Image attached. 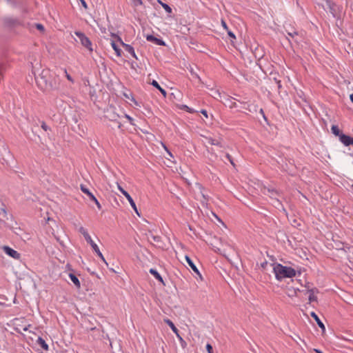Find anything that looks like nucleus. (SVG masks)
<instances>
[{
    "label": "nucleus",
    "instance_id": "nucleus-8",
    "mask_svg": "<svg viewBox=\"0 0 353 353\" xmlns=\"http://www.w3.org/2000/svg\"><path fill=\"white\" fill-rule=\"evenodd\" d=\"M340 141L345 146L353 145V137L342 134L339 137Z\"/></svg>",
    "mask_w": 353,
    "mask_h": 353
},
{
    "label": "nucleus",
    "instance_id": "nucleus-3",
    "mask_svg": "<svg viewBox=\"0 0 353 353\" xmlns=\"http://www.w3.org/2000/svg\"><path fill=\"white\" fill-rule=\"evenodd\" d=\"M78 231L84 236L85 241H87L88 243L90 245L94 252L103 261H104L107 264L103 254L101 252L98 245L92 239L87 230L84 228L83 226H80L78 228Z\"/></svg>",
    "mask_w": 353,
    "mask_h": 353
},
{
    "label": "nucleus",
    "instance_id": "nucleus-39",
    "mask_svg": "<svg viewBox=\"0 0 353 353\" xmlns=\"http://www.w3.org/2000/svg\"><path fill=\"white\" fill-rule=\"evenodd\" d=\"M37 29H39L40 30H43L44 29L43 25H41L40 23L37 24Z\"/></svg>",
    "mask_w": 353,
    "mask_h": 353
},
{
    "label": "nucleus",
    "instance_id": "nucleus-9",
    "mask_svg": "<svg viewBox=\"0 0 353 353\" xmlns=\"http://www.w3.org/2000/svg\"><path fill=\"white\" fill-rule=\"evenodd\" d=\"M146 39H147V41L153 42L158 46H165V43L164 42V41H163L161 39H158L152 34H148L146 36Z\"/></svg>",
    "mask_w": 353,
    "mask_h": 353
},
{
    "label": "nucleus",
    "instance_id": "nucleus-19",
    "mask_svg": "<svg viewBox=\"0 0 353 353\" xmlns=\"http://www.w3.org/2000/svg\"><path fill=\"white\" fill-rule=\"evenodd\" d=\"M69 277L71 279V281H72V283L75 285L76 287L80 288V285H81L80 281H79V279L74 274L70 273L69 274Z\"/></svg>",
    "mask_w": 353,
    "mask_h": 353
},
{
    "label": "nucleus",
    "instance_id": "nucleus-45",
    "mask_svg": "<svg viewBox=\"0 0 353 353\" xmlns=\"http://www.w3.org/2000/svg\"><path fill=\"white\" fill-rule=\"evenodd\" d=\"M315 352H317V353H323L321 350H315Z\"/></svg>",
    "mask_w": 353,
    "mask_h": 353
},
{
    "label": "nucleus",
    "instance_id": "nucleus-51",
    "mask_svg": "<svg viewBox=\"0 0 353 353\" xmlns=\"http://www.w3.org/2000/svg\"><path fill=\"white\" fill-rule=\"evenodd\" d=\"M8 2H11V0H6Z\"/></svg>",
    "mask_w": 353,
    "mask_h": 353
},
{
    "label": "nucleus",
    "instance_id": "nucleus-17",
    "mask_svg": "<svg viewBox=\"0 0 353 353\" xmlns=\"http://www.w3.org/2000/svg\"><path fill=\"white\" fill-rule=\"evenodd\" d=\"M298 291H299V289H296V288H289L287 289L286 294L289 297H293V296H295L296 295Z\"/></svg>",
    "mask_w": 353,
    "mask_h": 353
},
{
    "label": "nucleus",
    "instance_id": "nucleus-11",
    "mask_svg": "<svg viewBox=\"0 0 353 353\" xmlns=\"http://www.w3.org/2000/svg\"><path fill=\"white\" fill-rule=\"evenodd\" d=\"M185 261L186 262L188 263V264L190 265V267L192 268V270L195 272L197 274H199L200 275V272L198 270V268H196V266L195 265V264L193 263V261H192V259L188 256H185Z\"/></svg>",
    "mask_w": 353,
    "mask_h": 353
},
{
    "label": "nucleus",
    "instance_id": "nucleus-2",
    "mask_svg": "<svg viewBox=\"0 0 353 353\" xmlns=\"http://www.w3.org/2000/svg\"><path fill=\"white\" fill-rule=\"evenodd\" d=\"M273 272L275 278L278 281H281L285 278H292L296 276V270L288 266L283 265L280 263L273 264Z\"/></svg>",
    "mask_w": 353,
    "mask_h": 353
},
{
    "label": "nucleus",
    "instance_id": "nucleus-36",
    "mask_svg": "<svg viewBox=\"0 0 353 353\" xmlns=\"http://www.w3.org/2000/svg\"><path fill=\"white\" fill-rule=\"evenodd\" d=\"M221 24H222V26L223 27V28L225 30H228V26H227L226 23L223 20L221 21Z\"/></svg>",
    "mask_w": 353,
    "mask_h": 353
},
{
    "label": "nucleus",
    "instance_id": "nucleus-22",
    "mask_svg": "<svg viewBox=\"0 0 353 353\" xmlns=\"http://www.w3.org/2000/svg\"><path fill=\"white\" fill-rule=\"evenodd\" d=\"M263 192L264 194H270V196L271 197H273L276 194V192L273 189H270L269 188H264Z\"/></svg>",
    "mask_w": 353,
    "mask_h": 353
},
{
    "label": "nucleus",
    "instance_id": "nucleus-35",
    "mask_svg": "<svg viewBox=\"0 0 353 353\" xmlns=\"http://www.w3.org/2000/svg\"><path fill=\"white\" fill-rule=\"evenodd\" d=\"M201 113L206 118L208 117V112L205 110H201Z\"/></svg>",
    "mask_w": 353,
    "mask_h": 353
},
{
    "label": "nucleus",
    "instance_id": "nucleus-34",
    "mask_svg": "<svg viewBox=\"0 0 353 353\" xmlns=\"http://www.w3.org/2000/svg\"><path fill=\"white\" fill-rule=\"evenodd\" d=\"M228 34L231 38H232V39H235V38H236V37H235L234 34L232 31H230V30H228Z\"/></svg>",
    "mask_w": 353,
    "mask_h": 353
},
{
    "label": "nucleus",
    "instance_id": "nucleus-37",
    "mask_svg": "<svg viewBox=\"0 0 353 353\" xmlns=\"http://www.w3.org/2000/svg\"><path fill=\"white\" fill-rule=\"evenodd\" d=\"M41 128L47 131L48 130V126L45 123H42Z\"/></svg>",
    "mask_w": 353,
    "mask_h": 353
},
{
    "label": "nucleus",
    "instance_id": "nucleus-15",
    "mask_svg": "<svg viewBox=\"0 0 353 353\" xmlns=\"http://www.w3.org/2000/svg\"><path fill=\"white\" fill-rule=\"evenodd\" d=\"M150 273L152 274L155 277V279L159 281L160 282H163L162 276L160 275V274L157 272V270L151 268L150 270Z\"/></svg>",
    "mask_w": 353,
    "mask_h": 353
},
{
    "label": "nucleus",
    "instance_id": "nucleus-30",
    "mask_svg": "<svg viewBox=\"0 0 353 353\" xmlns=\"http://www.w3.org/2000/svg\"><path fill=\"white\" fill-rule=\"evenodd\" d=\"M151 237L155 242H159L161 240V237L159 236L151 235Z\"/></svg>",
    "mask_w": 353,
    "mask_h": 353
},
{
    "label": "nucleus",
    "instance_id": "nucleus-47",
    "mask_svg": "<svg viewBox=\"0 0 353 353\" xmlns=\"http://www.w3.org/2000/svg\"><path fill=\"white\" fill-rule=\"evenodd\" d=\"M157 2L161 5V3H164L163 2H162L161 0H157Z\"/></svg>",
    "mask_w": 353,
    "mask_h": 353
},
{
    "label": "nucleus",
    "instance_id": "nucleus-24",
    "mask_svg": "<svg viewBox=\"0 0 353 353\" xmlns=\"http://www.w3.org/2000/svg\"><path fill=\"white\" fill-rule=\"evenodd\" d=\"M206 141H207V143L210 144V145H219V142L218 140L216 139H214L212 137H206Z\"/></svg>",
    "mask_w": 353,
    "mask_h": 353
},
{
    "label": "nucleus",
    "instance_id": "nucleus-1",
    "mask_svg": "<svg viewBox=\"0 0 353 353\" xmlns=\"http://www.w3.org/2000/svg\"><path fill=\"white\" fill-rule=\"evenodd\" d=\"M34 74L36 83L41 90L48 91L57 88L56 81L49 69H43L38 76H37L35 72Z\"/></svg>",
    "mask_w": 353,
    "mask_h": 353
},
{
    "label": "nucleus",
    "instance_id": "nucleus-6",
    "mask_svg": "<svg viewBox=\"0 0 353 353\" xmlns=\"http://www.w3.org/2000/svg\"><path fill=\"white\" fill-rule=\"evenodd\" d=\"M2 249L4 251V252L9 256H10L14 259H20V256H21L20 254L17 251L10 248L9 246L4 245V246H3Z\"/></svg>",
    "mask_w": 353,
    "mask_h": 353
},
{
    "label": "nucleus",
    "instance_id": "nucleus-50",
    "mask_svg": "<svg viewBox=\"0 0 353 353\" xmlns=\"http://www.w3.org/2000/svg\"><path fill=\"white\" fill-rule=\"evenodd\" d=\"M216 93L219 97H221V94L219 92H217Z\"/></svg>",
    "mask_w": 353,
    "mask_h": 353
},
{
    "label": "nucleus",
    "instance_id": "nucleus-38",
    "mask_svg": "<svg viewBox=\"0 0 353 353\" xmlns=\"http://www.w3.org/2000/svg\"><path fill=\"white\" fill-rule=\"evenodd\" d=\"M226 157H227V159L230 161V162L232 165H234V162H233V161H232V159L231 157L230 156V154H226Z\"/></svg>",
    "mask_w": 353,
    "mask_h": 353
},
{
    "label": "nucleus",
    "instance_id": "nucleus-42",
    "mask_svg": "<svg viewBox=\"0 0 353 353\" xmlns=\"http://www.w3.org/2000/svg\"><path fill=\"white\" fill-rule=\"evenodd\" d=\"M260 113L263 115V117L265 118V114H264V112L263 110V109H260Z\"/></svg>",
    "mask_w": 353,
    "mask_h": 353
},
{
    "label": "nucleus",
    "instance_id": "nucleus-41",
    "mask_svg": "<svg viewBox=\"0 0 353 353\" xmlns=\"http://www.w3.org/2000/svg\"><path fill=\"white\" fill-rule=\"evenodd\" d=\"M125 117L128 119V121H130V122L132 121V118L128 115V114H125Z\"/></svg>",
    "mask_w": 353,
    "mask_h": 353
},
{
    "label": "nucleus",
    "instance_id": "nucleus-31",
    "mask_svg": "<svg viewBox=\"0 0 353 353\" xmlns=\"http://www.w3.org/2000/svg\"><path fill=\"white\" fill-rule=\"evenodd\" d=\"M206 349L208 353H212V346L210 344L206 345Z\"/></svg>",
    "mask_w": 353,
    "mask_h": 353
},
{
    "label": "nucleus",
    "instance_id": "nucleus-48",
    "mask_svg": "<svg viewBox=\"0 0 353 353\" xmlns=\"http://www.w3.org/2000/svg\"><path fill=\"white\" fill-rule=\"evenodd\" d=\"M327 5H328L329 6H330V5H331V1H327Z\"/></svg>",
    "mask_w": 353,
    "mask_h": 353
},
{
    "label": "nucleus",
    "instance_id": "nucleus-7",
    "mask_svg": "<svg viewBox=\"0 0 353 353\" xmlns=\"http://www.w3.org/2000/svg\"><path fill=\"white\" fill-rule=\"evenodd\" d=\"M118 40L121 43V46L124 48L125 50L130 53L134 58L137 59L134 48L129 45L123 43L120 37H118Z\"/></svg>",
    "mask_w": 353,
    "mask_h": 353
},
{
    "label": "nucleus",
    "instance_id": "nucleus-21",
    "mask_svg": "<svg viewBox=\"0 0 353 353\" xmlns=\"http://www.w3.org/2000/svg\"><path fill=\"white\" fill-rule=\"evenodd\" d=\"M111 46H112L113 50L115 51L116 54L118 57H121V50L117 46V44L115 43V42L114 41H111Z\"/></svg>",
    "mask_w": 353,
    "mask_h": 353
},
{
    "label": "nucleus",
    "instance_id": "nucleus-46",
    "mask_svg": "<svg viewBox=\"0 0 353 353\" xmlns=\"http://www.w3.org/2000/svg\"><path fill=\"white\" fill-rule=\"evenodd\" d=\"M167 151H168V153L169 156L172 157V153L170 151H168V150H167Z\"/></svg>",
    "mask_w": 353,
    "mask_h": 353
},
{
    "label": "nucleus",
    "instance_id": "nucleus-44",
    "mask_svg": "<svg viewBox=\"0 0 353 353\" xmlns=\"http://www.w3.org/2000/svg\"><path fill=\"white\" fill-rule=\"evenodd\" d=\"M1 210L3 211V214H6V211L5 210V209L2 208Z\"/></svg>",
    "mask_w": 353,
    "mask_h": 353
},
{
    "label": "nucleus",
    "instance_id": "nucleus-4",
    "mask_svg": "<svg viewBox=\"0 0 353 353\" xmlns=\"http://www.w3.org/2000/svg\"><path fill=\"white\" fill-rule=\"evenodd\" d=\"M74 34L79 38L81 45L90 52H92V44L90 39L84 33L79 31L74 32Z\"/></svg>",
    "mask_w": 353,
    "mask_h": 353
},
{
    "label": "nucleus",
    "instance_id": "nucleus-25",
    "mask_svg": "<svg viewBox=\"0 0 353 353\" xmlns=\"http://www.w3.org/2000/svg\"><path fill=\"white\" fill-rule=\"evenodd\" d=\"M161 6L164 8V10L168 13L172 12V8L167 3H161Z\"/></svg>",
    "mask_w": 353,
    "mask_h": 353
},
{
    "label": "nucleus",
    "instance_id": "nucleus-5",
    "mask_svg": "<svg viewBox=\"0 0 353 353\" xmlns=\"http://www.w3.org/2000/svg\"><path fill=\"white\" fill-rule=\"evenodd\" d=\"M118 189L125 196V197L128 199V201H129L131 207L132 208V209L134 210V212L137 213V214L138 216H140L139 213V211L137 210V205L133 200V199L132 198V196L128 194V192H126L121 186H120L119 185H118Z\"/></svg>",
    "mask_w": 353,
    "mask_h": 353
},
{
    "label": "nucleus",
    "instance_id": "nucleus-26",
    "mask_svg": "<svg viewBox=\"0 0 353 353\" xmlns=\"http://www.w3.org/2000/svg\"><path fill=\"white\" fill-rule=\"evenodd\" d=\"M110 120H112V121H116L117 117H119L117 114L113 113L112 115V114H108L106 116Z\"/></svg>",
    "mask_w": 353,
    "mask_h": 353
},
{
    "label": "nucleus",
    "instance_id": "nucleus-27",
    "mask_svg": "<svg viewBox=\"0 0 353 353\" xmlns=\"http://www.w3.org/2000/svg\"><path fill=\"white\" fill-rule=\"evenodd\" d=\"M288 34L292 37V39H294L296 36L298 35V32L296 31V30H294L292 32H289L288 31Z\"/></svg>",
    "mask_w": 353,
    "mask_h": 353
},
{
    "label": "nucleus",
    "instance_id": "nucleus-43",
    "mask_svg": "<svg viewBox=\"0 0 353 353\" xmlns=\"http://www.w3.org/2000/svg\"><path fill=\"white\" fill-rule=\"evenodd\" d=\"M350 98L351 101L353 103V93L350 94Z\"/></svg>",
    "mask_w": 353,
    "mask_h": 353
},
{
    "label": "nucleus",
    "instance_id": "nucleus-29",
    "mask_svg": "<svg viewBox=\"0 0 353 353\" xmlns=\"http://www.w3.org/2000/svg\"><path fill=\"white\" fill-rule=\"evenodd\" d=\"M65 74V77L66 78L68 79V81H70V82L73 83L74 82V79L72 78V77L67 72V71L65 70L64 71Z\"/></svg>",
    "mask_w": 353,
    "mask_h": 353
},
{
    "label": "nucleus",
    "instance_id": "nucleus-32",
    "mask_svg": "<svg viewBox=\"0 0 353 353\" xmlns=\"http://www.w3.org/2000/svg\"><path fill=\"white\" fill-rule=\"evenodd\" d=\"M92 201L96 203V205L99 209L101 208V205L96 197Z\"/></svg>",
    "mask_w": 353,
    "mask_h": 353
},
{
    "label": "nucleus",
    "instance_id": "nucleus-10",
    "mask_svg": "<svg viewBox=\"0 0 353 353\" xmlns=\"http://www.w3.org/2000/svg\"><path fill=\"white\" fill-rule=\"evenodd\" d=\"M311 316L314 318V319L315 320V321L316 322V323L319 326V327L321 328L322 331L325 332V325H324L323 323L321 321V319L319 318L318 315L315 312H312Z\"/></svg>",
    "mask_w": 353,
    "mask_h": 353
},
{
    "label": "nucleus",
    "instance_id": "nucleus-14",
    "mask_svg": "<svg viewBox=\"0 0 353 353\" xmlns=\"http://www.w3.org/2000/svg\"><path fill=\"white\" fill-rule=\"evenodd\" d=\"M37 343L39 345L43 350L48 351L49 347L48 345L46 343L45 340L43 339L41 337H39Z\"/></svg>",
    "mask_w": 353,
    "mask_h": 353
},
{
    "label": "nucleus",
    "instance_id": "nucleus-18",
    "mask_svg": "<svg viewBox=\"0 0 353 353\" xmlns=\"http://www.w3.org/2000/svg\"><path fill=\"white\" fill-rule=\"evenodd\" d=\"M164 321L170 326L171 330L179 336L178 329L170 319H165Z\"/></svg>",
    "mask_w": 353,
    "mask_h": 353
},
{
    "label": "nucleus",
    "instance_id": "nucleus-16",
    "mask_svg": "<svg viewBox=\"0 0 353 353\" xmlns=\"http://www.w3.org/2000/svg\"><path fill=\"white\" fill-rule=\"evenodd\" d=\"M151 85H152L154 88H157L164 97L166 96V91L160 86V85L156 80H153L151 82Z\"/></svg>",
    "mask_w": 353,
    "mask_h": 353
},
{
    "label": "nucleus",
    "instance_id": "nucleus-23",
    "mask_svg": "<svg viewBox=\"0 0 353 353\" xmlns=\"http://www.w3.org/2000/svg\"><path fill=\"white\" fill-rule=\"evenodd\" d=\"M331 130H332V132L334 135L338 136L339 137H340V135H341L343 134V133H341L340 130L337 125H332L331 128Z\"/></svg>",
    "mask_w": 353,
    "mask_h": 353
},
{
    "label": "nucleus",
    "instance_id": "nucleus-28",
    "mask_svg": "<svg viewBox=\"0 0 353 353\" xmlns=\"http://www.w3.org/2000/svg\"><path fill=\"white\" fill-rule=\"evenodd\" d=\"M131 1L132 2L134 6H139L142 5L143 3L141 0H131Z\"/></svg>",
    "mask_w": 353,
    "mask_h": 353
},
{
    "label": "nucleus",
    "instance_id": "nucleus-13",
    "mask_svg": "<svg viewBox=\"0 0 353 353\" xmlns=\"http://www.w3.org/2000/svg\"><path fill=\"white\" fill-rule=\"evenodd\" d=\"M81 190L83 193L86 194L92 201L95 198L94 195L85 185H81Z\"/></svg>",
    "mask_w": 353,
    "mask_h": 353
},
{
    "label": "nucleus",
    "instance_id": "nucleus-20",
    "mask_svg": "<svg viewBox=\"0 0 353 353\" xmlns=\"http://www.w3.org/2000/svg\"><path fill=\"white\" fill-rule=\"evenodd\" d=\"M224 104L225 105H228L231 108L235 106V103L233 102L232 99L228 96L225 97Z\"/></svg>",
    "mask_w": 353,
    "mask_h": 353
},
{
    "label": "nucleus",
    "instance_id": "nucleus-40",
    "mask_svg": "<svg viewBox=\"0 0 353 353\" xmlns=\"http://www.w3.org/2000/svg\"><path fill=\"white\" fill-rule=\"evenodd\" d=\"M81 2L82 6H83L85 8H87V4H86V2H85L84 0H81Z\"/></svg>",
    "mask_w": 353,
    "mask_h": 353
},
{
    "label": "nucleus",
    "instance_id": "nucleus-12",
    "mask_svg": "<svg viewBox=\"0 0 353 353\" xmlns=\"http://www.w3.org/2000/svg\"><path fill=\"white\" fill-rule=\"evenodd\" d=\"M316 291H317L316 289L308 290V291H307L309 293L308 299L310 303L316 301L317 298L315 295V293Z\"/></svg>",
    "mask_w": 353,
    "mask_h": 353
},
{
    "label": "nucleus",
    "instance_id": "nucleus-49",
    "mask_svg": "<svg viewBox=\"0 0 353 353\" xmlns=\"http://www.w3.org/2000/svg\"><path fill=\"white\" fill-rule=\"evenodd\" d=\"M23 330V331H27L28 330V327H25Z\"/></svg>",
    "mask_w": 353,
    "mask_h": 353
},
{
    "label": "nucleus",
    "instance_id": "nucleus-33",
    "mask_svg": "<svg viewBox=\"0 0 353 353\" xmlns=\"http://www.w3.org/2000/svg\"><path fill=\"white\" fill-rule=\"evenodd\" d=\"M183 109L185 110L187 112H190V113L194 112L192 108H189L188 106H187L185 105H183Z\"/></svg>",
    "mask_w": 353,
    "mask_h": 353
}]
</instances>
